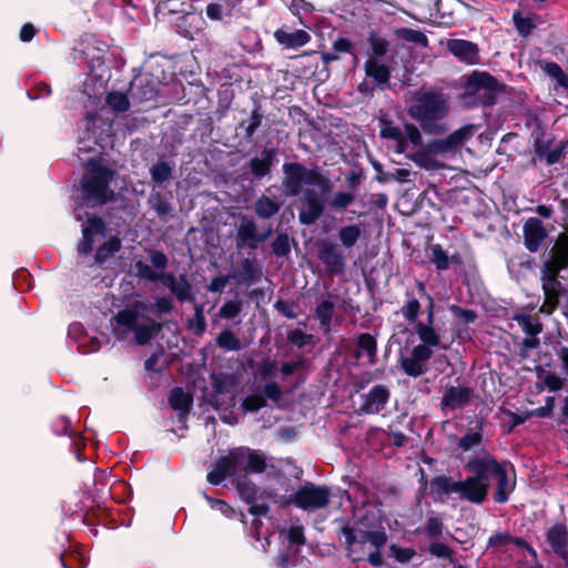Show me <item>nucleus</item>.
Instances as JSON below:
<instances>
[{
  "mask_svg": "<svg viewBox=\"0 0 568 568\" xmlns=\"http://www.w3.org/2000/svg\"><path fill=\"white\" fill-rule=\"evenodd\" d=\"M465 469L471 475L458 480V498L474 505H483L488 499L489 483L486 481L481 455L469 458Z\"/></svg>",
  "mask_w": 568,
  "mask_h": 568,
  "instance_id": "1a4fd4ad",
  "label": "nucleus"
},
{
  "mask_svg": "<svg viewBox=\"0 0 568 568\" xmlns=\"http://www.w3.org/2000/svg\"><path fill=\"white\" fill-rule=\"evenodd\" d=\"M364 402L359 408L365 414H378L387 405L390 392L385 385H375L369 392L363 395Z\"/></svg>",
  "mask_w": 568,
  "mask_h": 568,
  "instance_id": "cd10ccee",
  "label": "nucleus"
},
{
  "mask_svg": "<svg viewBox=\"0 0 568 568\" xmlns=\"http://www.w3.org/2000/svg\"><path fill=\"white\" fill-rule=\"evenodd\" d=\"M266 457L260 450L246 446L231 448L219 457L206 479L212 485L222 484L227 477L236 478L240 474H262L266 470Z\"/></svg>",
  "mask_w": 568,
  "mask_h": 568,
  "instance_id": "20e7f679",
  "label": "nucleus"
},
{
  "mask_svg": "<svg viewBox=\"0 0 568 568\" xmlns=\"http://www.w3.org/2000/svg\"><path fill=\"white\" fill-rule=\"evenodd\" d=\"M282 171L281 189L285 196H298L304 185L316 186L322 193H328L333 189V182L317 165L307 168L300 162H284Z\"/></svg>",
  "mask_w": 568,
  "mask_h": 568,
  "instance_id": "423d86ee",
  "label": "nucleus"
},
{
  "mask_svg": "<svg viewBox=\"0 0 568 568\" xmlns=\"http://www.w3.org/2000/svg\"><path fill=\"white\" fill-rule=\"evenodd\" d=\"M410 175H412V172L407 169H395L393 172H389L388 174L376 175L375 180L381 184H385L390 181L406 183V182L410 181V179H409Z\"/></svg>",
  "mask_w": 568,
  "mask_h": 568,
  "instance_id": "0e129e2a",
  "label": "nucleus"
},
{
  "mask_svg": "<svg viewBox=\"0 0 568 568\" xmlns=\"http://www.w3.org/2000/svg\"><path fill=\"white\" fill-rule=\"evenodd\" d=\"M425 535L429 539H439L443 536L444 523L440 517L432 516L425 523Z\"/></svg>",
  "mask_w": 568,
  "mask_h": 568,
  "instance_id": "338daca9",
  "label": "nucleus"
},
{
  "mask_svg": "<svg viewBox=\"0 0 568 568\" xmlns=\"http://www.w3.org/2000/svg\"><path fill=\"white\" fill-rule=\"evenodd\" d=\"M236 490L243 501L252 504L257 497V486L251 480L246 474H240L233 479Z\"/></svg>",
  "mask_w": 568,
  "mask_h": 568,
  "instance_id": "79ce46f5",
  "label": "nucleus"
},
{
  "mask_svg": "<svg viewBox=\"0 0 568 568\" xmlns=\"http://www.w3.org/2000/svg\"><path fill=\"white\" fill-rule=\"evenodd\" d=\"M361 234V226L358 224H352L342 226L338 230L337 237L345 248H352L359 240Z\"/></svg>",
  "mask_w": 568,
  "mask_h": 568,
  "instance_id": "de8ad7c7",
  "label": "nucleus"
},
{
  "mask_svg": "<svg viewBox=\"0 0 568 568\" xmlns=\"http://www.w3.org/2000/svg\"><path fill=\"white\" fill-rule=\"evenodd\" d=\"M430 493L439 498L458 495V480H454L450 476L438 475L433 477L429 483Z\"/></svg>",
  "mask_w": 568,
  "mask_h": 568,
  "instance_id": "4c0bfd02",
  "label": "nucleus"
},
{
  "mask_svg": "<svg viewBox=\"0 0 568 568\" xmlns=\"http://www.w3.org/2000/svg\"><path fill=\"white\" fill-rule=\"evenodd\" d=\"M122 247L121 240L118 236H111L103 242L95 251L94 262L102 266L109 258L113 257Z\"/></svg>",
  "mask_w": 568,
  "mask_h": 568,
  "instance_id": "c03bdc74",
  "label": "nucleus"
},
{
  "mask_svg": "<svg viewBox=\"0 0 568 568\" xmlns=\"http://www.w3.org/2000/svg\"><path fill=\"white\" fill-rule=\"evenodd\" d=\"M540 280L544 302L539 312L546 315H552L560 306L564 291H568V287L560 282L559 275L541 274Z\"/></svg>",
  "mask_w": 568,
  "mask_h": 568,
  "instance_id": "a211bd4d",
  "label": "nucleus"
},
{
  "mask_svg": "<svg viewBox=\"0 0 568 568\" xmlns=\"http://www.w3.org/2000/svg\"><path fill=\"white\" fill-rule=\"evenodd\" d=\"M61 566L63 568H85L87 561L78 551L62 552L60 555Z\"/></svg>",
  "mask_w": 568,
  "mask_h": 568,
  "instance_id": "69168bd1",
  "label": "nucleus"
},
{
  "mask_svg": "<svg viewBox=\"0 0 568 568\" xmlns=\"http://www.w3.org/2000/svg\"><path fill=\"white\" fill-rule=\"evenodd\" d=\"M331 497L332 490L328 486L306 481L288 497L285 504H282V507L294 505L304 511H314L326 508L331 503Z\"/></svg>",
  "mask_w": 568,
  "mask_h": 568,
  "instance_id": "9b49d317",
  "label": "nucleus"
},
{
  "mask_svg": "<svg viewBox=\"0 0 568 568\" xmlns=\"http://www.w3.org/2000/svg\"><path fill=\"white\" fill-rule=\"evenodd\" d=\"M181 7H183V3L179 0L160 1L155 7V17L158 19H164L170 14L181 13L183 12V9Z\"/></svg>",
  "mask_w": 568,
  "mask_h": 568,
  "instance_id": "bf43d9fd",
  "label": "nucleus"
},
{
  "mask_svg": "<svg viewBox=\"0 0 568 568\" xmlns=\"http://www.w3.org/2000/svg\"><path fill=\"white\" fill-rule=\"evenodd\" d=\"M523 233L524 245L530 253L538 252L548 236L546 227L538 217L527 219L523 226Z\"/></svg>",
  "mask_w": 568,
  "mask_h": 568,
  "instance_id": "4be33fe9",
  "label": "nucleus"
},
{
  "mask_svg": "<svg viewBox=\"0 0 568 568\" xmlns=\"http://www.w3.org/2000/svg\"><path fill=\"white\" fill-rule=\"evenodd\" d=\"M264 114L261 104L256 103L250 112L248 118L243 119L236 125V131H242V138L246 143H252L255 140V134L261 128Z\"/></svg>",
  "mask_w": 568,
  "mask_h": 568,
  "instance_id": "2f4dec72",
  "label": "nucleus"
},
{
  "mask_svg": "<svg viewBox=\"0 0 568 568\" xmlns=\"http://www.w3.org/2000/svg\"><path fill=\"white\" fill-rule=\"evenodd\" d=\"M486 481H495L496 487L493 493V500L496 504H506L516 488V475L514 466L508 460L498 462L497 458L487 450L481 454Z\"/></svg>",
  "mask_w": 568,
  "mask_h": 568,
  "instance_id": "6e6552de",
  "label": "nucleus"
},
{
  "mask_svg": "<svg viewBox=\"0 0 568 568\" xmlns=\"http://www.w3.org/2000/svg\"><path fill=\"white\" fill-rule=\"evenodd\" d=\"M546 541L552 554L568 547V527L565 523H556L546 530Z\"/></svg>",
  "mask_w": 568,
  "mask_h": 568,
  "instance_id": "e433bc0d",
  "label": "nucleus"
},
{
  "mask_svg": "<svg viewBox=\"0 0 568 568\" xmlns=\"http://www.w3.org/2000/svg\"><path fill=\"white\" fill-rule=\"evenodd\" d=\"M277 163V149L264 146L258 156H253L247 162L252 180L261 181L272 173L273 166Z\"/></svg>",
  "mask_w": 568,
  "mask_h": 568,
  "instance_id": "412c9836",
  "label": "nucleus"
},
{
  "mask_svg": "<svg viewBox=\"0 0 568 568\" xmlns=\"http://www.w3.org/2000/svg\"><path fill=\"white\" fill-rule=\"evenodd\" d=\"M367 43L369 47V52H368L367 59L381 60L388 52V49H389L388 40L386 38L382 37L376 31L369 32L368 38H367Z\"/></svg>",
  "mask_w": 568,
  "mask_h": 568,
  "instance_id": "a18cd8bd",
  "label": "nucleus"
},
{
  "mask_svg": "<svg viewBox=\"0 0 568 568\" xmlns=\"http://www.w3.org/2000/svg\"><path fill=\"white\" fill-rule=\"evenodd\" d=\"M365 75L373 80L376 88L385 91L390 88L392 69L388 64L376 59H367L364 62Z\"/></svg>",
  "mask_w": 568,
  "mask_h": 568,
  "instance_id": "c85d7f7f",
  "label": "nucleus"
},
{
  "mask_svg": "<svg viewBox=\"0 0 568 568\" xmlns=\"http://www.w3.org/2000/svg\"><path fill=\"white\" fill-rule=\"evenodd\" d=\"M474 395L470 387L449 386L446 388L444 396L440 400V408L443 410L464 408L469 405Z\"/></svg>",
  "mask_w": 568,
  "mask_h": 568,
  "instance_id": "c756f323",
  "label": "nucleus"
},
{
  "mask_svg": "<svg viewBox=\"0 0 568 568\" xmlns=\"http://www.w3.org/2000/svg\"><path fill=\"white\" fill-rule=\"evenodd\" d=\"M355 201L353 192L337 191L328 201V206L335 211L346 210Z\"/></svg>",
  "mask_w": 568,
  "mask_h": 568,
  "instance_id": "13d9d810",
  "label": "nucleus"
},
{
  "mask_svg": "<svg viewBox=\"0 0 568 568\" xmlns=\"http://www.w3.org/2000/svg\"><path fill=\"white\" fill-rule=\"evenodd\" d=\"M542 257L541 274L559 275L562 270L568 268V234L560 233Z\"/></svg>",
  "mask_w": 568,
  "mask_h": 568,
  "instance_id": "dca6fc26",
  "label": "nucleus"
},
{
  "mask_svg": "<svg viewBox=\"0 0 568 568\" xmlns=\"http://www.w3.org/2000/svg\"><path fill=\"white\" fill-rule=\"evenodd\" d=\"M483 442V428L481 425L477 430H468L463 437L458 440V448L463 452H468L475 446L479 445Z\"/></svg>",
  "mask_w": 568,
  "mask_h": 568,
  "instance_id": "4d7b16f0",
  "label": "nucleus"
},
{
  "mask_svg": "<svg viewBox=\"0 0 568 568\" xmlns=\"http://www.w3.org/2000/svg\"><path fill=\"white\" fill-rule=\"evenodd\" d=\"M379 136L385 140H392L396 143L395 152L403 154L407 152L408 144H412L416 150L424 146L422 129L414 123H405L403 132L399 126L394 125V122L387 115L378 118Z\"/></svg>",
  "mask_w": 568,
  "mask_h": 568,
  "instance_id": "9d476101",
  "label": "nucleus"
},
{
  "mask_svg": "<svg viewBox=\"0 0 568 568\" xmlns=\"http://www.w3.org/2000/svg\"><path fill=\"white\" fill-rule=\"evenodd\" d=\"M338 535L345 538L346 557L352 562L367 561L375 568L384 565L382 549L387 544L388 535L379 520L365 514L353 525L342 526Z\"/></svg>",
  "mask_w": 568,
  "mask_h": 568,
  "instance_id": "f257e3e1",
  "label": "nucleus"
},
{
  "mask_svg": "<svg viewBox=\"0 0 568 568\" xmlns=\"http://www.w3.org/2000/svg\"><path fill=\"white\" fill-rule=\"evenodd\" d=\"M473 134L474 125H463L444 139L429 140L418 150L406 153V158L413 161L420 169L427 171L442 170L445 165L436 158L458 153Z\"/></svg>",
  "mask_w": 568,
  "mask_h": 568,
  "instance_id": "39448f33",
  "label": "nucleus"
},
{
  "mask_svg": "<svg viewBox=\"0 0 568 568\" xmlns=\"http://www.w3.org/2000/svg\"><path fill=\"white\" fill-rule=\"evenodd\" d=\"M161 81L150 72H141L133 77L129 87V95L134 104L155 100L159 95Z\"/></svg>",
  "mask_w": 568,
  "mask_h": 568,
  "instance_id": "f3484780",
  "label": "nucleus"
},
{
  "mask_svg": "<svg viewBox=\"0 0 568 568\" xmlns=\"http://www.w3.org/2000/svg\"><path fill=\"white\" fill-rule=\"evenodd\" d=\"M316 255L323 264L325 273L331 277L341 276L346 272L347 258L336 242L329 239L317 241Z\"/></svg>",
  "mask_w": 568,
  "mask_h": 568,
  "instance_id": "2eb2a0df",
  "label": "nucleus"
},
{
  "mask_svg": "<svg viewBox=\"0 0 568 568\" xmlns=\"http://www.w3.org/2000/svg\"><path fill=\"white\" fill-rule=\"evenodd\" d=\"M243 2L231 0H215L205 8L206 17L212 21L230 22L242 13Z\"/></svg>",
  "mask_w": 568,
  "mask_h": 568,
  "instance_id": "393cba45",
  "label": "nucleus"
},
{
  "mask_svg": "<svg viewBox=\"0 0 568 568\" xmlns=\"http://www.w3.org/2000/svg\"><path fill=\"white\" fill-rule=\"evenodd\" d=\"M133 267L135 271V275L140 278L148 280L150 282L162 281L164 272H154L150 265H148L145 262L141 260L136 261Z\"/></svg>",
  "mask_w": 568,
  "mask_h": 568,
  "instance_id": "e2e57ef3",
  "label": "nucleus"
},
{
  "mask_svg": "<svg viewBox=\"0 0 568 568\" xmlns=\"http://www.w3.org/2000/svg\"><path fill=\"white\" fill-rule=\"evenodd\" d=\"M304 207L298 212V221L302 225H313L324 213V204L313 190L304 192Z\"/></svg>",
  "mask_w": 568,
  "mask_h": 568,
  "instance_id": "bb28decb",
  "label": "nucleus"
},
{
  "mask_svg": "<svg viewBox=\"0 0 568 568\" xmlns=\"http://www.w3.org/2000/svg\"><path fill=\"white\" fill-rule=\"evenodd\" d=\"M429 251V262L435 265L437 271H446L449 268V255L440 244H433Z\"/></svg>",
  "mask_w": 568,
  "mask_h": 568,
  "instance_id": "603ef678",
  "label": "nucleus"
},
{
  "mask_svg": "<svg viewBox=\"0 0 568 568\" xmlns=\"http://www.w3.org/2000/svg\"><path fill=\"white\" fill-rule=\"evenodd\" d=\"M406 102L408 116L425 134L443 135L448 131L446 120L450 113V101L443 89L419 88L408 93Z\"/></svg>",
  "mask_w": 568,
  "mask_h": 568,
  "instance_id": "f03ea898",
  "label": "nucleus"
},
{
  "mask_svg": "<svg viewBox=\"0 0 568 568\" xmlns=\"http://www.w3.org/2000/svg\"><path fill=\"white\" fill-rule=\"evenodd\" d=\"M356 352L354 357L361 359L364 355L367 357L369 365L377 362V339L369 333H361L356 337Z\"/></svg>",
  "mask_w": 568,
  "mask_h": 568,
  "instance_id": "72a5a7b5",
  "label": "nucleus"
},
{
  "mask_svg": "<svg viewBox=\"0 0 568 568\" xmlns=\"http://www.w3.org/2000/svg\"><path fill=\"white\" fill-rule=\"evenodd\" d=\"M417 294L427 302L425 306L426 322L418 318L413 326L418 339L420 342H429V344L439 346V349H448L449 345L442 343V336L435 328V300L426 291V286L423 282H417Z\"/></svg>",
  "mask_w": 568,
  "mask_h": 568,
  "instance_id": "f8f14e48",
  "label": "nucleus"
},
{
  "mask_svg": "<svg viewBox=\"0 0 568 568\" xmlns=\"http://www.w3.org/2000/svg\"><path fill=\"white\" fill-rule=\"evenodd\" d=\"M295 243V240L288 236L286 233H278L271 243L272 254L276 257H287L291 254V243Z\"/></svg>",
  "mask_w": 568,
  "mask_h": 568,
  "instance_id": "3c124183",
  "label": "nucleus"
},
{
  "mask_svg": "<svg viewBox=\"0 0 568 568\" xmlns=\"http://www.w3.org/2000/svg\"><path fill=\"white\" fill-rule=\"evenodd\" d=\"M271 234V227L258 233L254 219L243 215L236 232V245L240 248L248 247L256 250L258 244L265 242Z\"/></svg>",
  "mask_w": 568,
  "mask_h": 568,
  "instance_id": "6ab92c4d",
  "label": "nucleus"
},
{
  "mask_svg": "<svg viewBox=\"0 0 568 568\" xmlns=\"http://www.w3.org/2000/svg\"><path fill=\"white\" fill-rule=\"evenodd\" d=\"M335 304L331 300H323L315 307V318L320 323V327L324 335L331 333L332 320L334 315Z\"/></svg>",
  "mask_w": 568,
  "mask_h": 568,
  "instance_id": "ea45409f",
  "label": "nucleus"
},
{
  "mask_svg": "<svg viewBox=\"0 0 568 568\" xmlns=\"http://www.w3.org/2000/svg\"><path fill=\"white\" fill-rule=\"evenodd\" d=\"M434 348L439 346L420 342L415 345L409 356H400L397 361L399 368L409 377L416 378L428 372V362L434 355Z\"/></svg>",
  "mask_w": 568,
  "mask_h": 568,
  "instance_id": "4468645a",
  "label": "nucleus"
},
{
  "mask_svg": "<svg viewBox=\"0 0 568 568\" xmlns=\"http://www.w3.org/2000/svg\"><path fill=\"white\" fill-rule=\"evenodd\" d=\"M514 320L528 336H538L542 332L541 322L529 314H518Z\"/></svg>",
  "mask_w": 568,
  "mask_h": 568,
  "instance_id": "09e8293b",
  "label": "nucleus"
},
{
  "mask_svg": "<svg viewBox=\"0 0 568 568\" xmlns=\"http://www.w3.org/2000/svg\"><path fill=\"white\" fill-rule=\"evenodd\" d=\"M513 21L516 27L517 32L521 37H528L532 33V30L536 28V23L529 17H523L520 11H516L513 14Z\"/></svg>",
  "mask_w": 568,
  "mask_h": 568,
  "instance_id": "052dcab7",
  "label": "nucleus"
},
{
  "mask_svg": "<svg viewBox=\"0 0 568 568\" xmlns=\"http://www.w3.org/2000/svg\"><path fill=\"white\" fill-rule=\"evenodd\" d=\"M503 88L489 72L474 70L466 77L460 98L469 108L491 106L497 103Z\"/></svg>",
  "mask_w": 568,
  "mask_h": 568,
  "instance_id": "0eeeda50",
  "label": "nucleus"
},
{
  "mask_svg": "<svg viewBox=\"0 0 568 568\" xmlns=\"http://www.w3.org/2000/svg\"><path fill=\"white\" fill-rule=\"evenodd\" d=\"M173 164L163 159H160L149 169L151 181L159 186L169 182L173 178Z\"/></svg>",
  "mask_w": 568,
  "mask_h": 568,
  "instance_id": "a19ab883",
  "label": "nucleus"
},
{
  "mask_svg": "<svg viewBox=\"0 0 568 568\" xmlns=\"http://www.w3.org/2000/svg\"><path fill=\"white\" fill-rule=\"evenodd\" d=\"M105 102L115 113H123L130 109V103L132 101L130 99L129 92L123 93L120 91H112L108 93Z\"/></svg>",
  "mask_w": 568,
  "mask_h": 568,
  "instance_id": "49530a36",
  "label": "nucleus"
},
{
  "mask_svg": "<svg viewBox=\"0 0 568 568\" xmlns=\"http://www.w3.org/2000/svg\"><path fill=\"white\" fill-rule=\"evenodd\" d=\"M116 171L103 164L99 158L88 160L81 176L78 193L82 205L88 209L101 207L115 200L111 187Z\"/></svg>",
  "mask_w": 568,
  "mask_h": 568,
  "instance_id": "7ed1b4c3",
  "label": "nucleus"
},
{
  "mask_svg": "<svg viewBox=\"0 0 568 568\" xmlns=\"http://www.w3.org/2000/svg\"><path fill=\"white\" fill-rule=\"evenodd\" d=\"M174 308V304L171 297L169 296H160L156 297L154 303L149 301H134L130 308H124L123 311H133L138 314V320L141 317L143 320L151 318L146 314H170Z\"/></svg>",
  "mask_w": 568,
  "mask_h": 568,
  "instance_id": "5701e85b",
  "label": "nucleus"
},
{
  "mask_svg": "<svg viewBox=\"0 0 568 568\" xmlns=\"http://www.w3.org/2000/svg\"><path fill=\"white\" fill-rule=\"evenodd\" d=\"M51 429L58 436L65 435L71 438L74 437L73 445L75 446L77 459L79 462H83L85 459L82 454V450L85 448V444L78 433L73 430L71 422L67 416L61 415L55 417L51 423Z\"/></svg>",
  "mask_w": 568,
  "mask_h": 568,
  "instance_id": "7c9ffc66",
  "label": "nucleus"
},
{
  "mask_svg": "<svg viewBox=\"0 0 568 568\" xmlns=\"http://www.w3.org/2000/svg\"><path fill=\"white\" fill-rule=\"evenodd\" d=\"M149 204L151 209L155 211L159 217H165L173 211L172 204L161 192L151 193L149 197Z\"/></svg>",
  "mask_w": 568,
  "mask_h": 568,
  "instance_id": "8fccbe9b",
  "label": "nucleus"
},
{
  "mask_svg": "<svg viewBox=\"0 0 568 568\" xmlns=\"http://www.w3.org/2000/svg\"><path fill=\"white\" fill-rule=\"evenodd\" d=\"M114 321L116 325L133 332L136 344L141 346L149 344L164 328V323L158 322L154 318H148L145 320L146 323L139 324L138 314L133 311H119L114 316Z\"/></svg>",
  "mask_w": 568,
  "mask_h": 568,
  "instance_id": "ddd939ff",
  "label": "nucleus"
},
{
  "mask_svg": "<svg viewBox=\"0 0 568 568\" xmlns=\"http://www.w3.org/2000/svg\"><path fill=\"white\" fill-rule=\"evenodd\" d=\"M448 51L460 62L475 65L480 63L477 43L465 39H452L447 42Z\"/></svg>",
  "mask_w": 568,
  "mask_h": 568,
  "instance_id": "a878e982",
  "label": "nucleus"
},
{
  "mask_svg": "<svg viewBox=\"0 0 568 568\" xmlns=\"http://www.w3.org/2000/svg\"><path fill=\"white\" fill-rule=\"evenodd\" d=\"M405 296L406 300L404 301L398 313L408 324L414 326L420 314L422 304L419 300L422 297H419V295L416 296L414 291H406Z\"/></svg>",
  "mask_w": 568,
  "mask_h": 568,
  "instance_id": "58836bf2",
  "label": "nucleus"
},
{
  "mask_svg": "<svg viewBox=\"0 0 568 568\" xmlns=\"http://www.w3.org/2000/svg\"><path fill=\"white\" fill-rule=\"evenodd\" d=\"M170 292L176 297L180 303L194 302L192 285L187 280L186 274H180L179 277L172 272L163 273L161 281Z\"/></svg>",
  "mask_w": 568,
  "mask_h": 568,
  "instance_id": "b1692460",
  "label": "nucleus"
},
{
  "mask_svg": "<svg viewBox=\"0 0 568 568\" xmlns=\"http://www.w3.org/2000/svg\"><path fill=\"white\" fill-rule=\"evenodd\" d=\"M106 224L104 220L95 214H88L85 224L82 225V239L77 245V251L81 255H88L93 251L94 236L104 235Z\"/></svg>",
  "mask_w": 568,
  "mask_h": 568,
  "instance_id": "aec40b11",
  "label": "nucleus"
},
{
  "mask_svg": "<svg viewBox=\"0 0 568 568\" xmlns=\"http://www.w3.org/2000/svg\"><path fill=\"white\" fill-rule=\"evenodd\" d=\"M281 210V204L270 196L261 195L254 202V212L262 220H268Z\"/></svg>",
  "mask_w": 568,
  "mask_h": 568,
  "instance_id": "37998d69",
  "label": "nucleus"
},
{
  "mask_svg": "<svg viewBox=\"0 0 568 568\" xmlns=\"http://www.w3.org/2000/svg\"><path fill=\"white\" fill-rule=\"evenodd\" d=\"M216 345L225 351H240L242 348L240 338L231 329H223L217 335Z\"/></svg>",
  "mask_w": 568,
  "mask_h": 568,
  "instance_id": "5fc2aeb1",
  "label": "nucleus"
},
{
  "mask_svg": "<svg viewBox=\"0 0 568 568\" xmlns=\"http://www.w3.org/2000/svg\"><path fill=\"white\" fill-rule=\"evenodd\" d=\"M262 270L255 260L248 257L241 260L240 268L235 274V278L240 284L251 286L261 280Z\"/></svg>",
  "mask_w": 568,
  "mask_h": 568,
  "instance_id": "f704fd0d",
  "label": "nucleus"
},
{
  "mask_svg": "<svg viewBox=\"0 0 568 568\" xmlns=\"http://www.w3.org/2000/svg\"><path fill=\"white\" fill-rule=\"evenodd\" d=\"M169 405L176 410L180 417L186 416L193 405V396L182 387H174L169 395Z\"/></svg>",
  "mask_w": 568,
  "mask_h": 568,
  "instance_id": "c9c22d12",
  "label": "nucleus"
},
{
  "mask_svg": "<svg viewBox=\"0 0 568 568\" xmlns=\"http://www.w3.org/2000/svg\"><path fill=\"white\" fill-rule=\"evenodd\" d=\"M287 341L297 348H304L306 346H314V335L307 334L300 328H295L287 332Z\"/></svg>",
  "mask_w": 568,
  "mask_h": 568,
  "instance_id": "6e6d98bb",
  "label": "nucleus"
},
{
  "mask_svg": "<svg viewBox=\"0 0 568 568\" xmlns=\"http://www.w3.org/2000/svg\"><path fill=\"white\" fill-rule=\"evenodd\" d=\"M189 328L193 329L196 336H202L206 329V321L203 313V306L196 305L194 307V315L187 321Z\"/></svg>",
  "mask_w": 568,
  "mask_h": 568,
  "instance_id": "680f3d73",
  "label": "nucleus"
},
{
  "mask_svg": "<svg viewBox=\"0 0 568 568\" xmlns=\"http://www.w3.org/2000/svg\"><path fill=\"white\" fill-rule=\"evenodd\" d=\"M545 71L549 77L556 80V83L565 89H568V74L565 73L562 68L556 62H547Z\"/></svg>",
  "mask_w": 568,
  "mask_h": 568,
  "instance_id": "774afa93",
  "label": "nucleus"
},
{
  "mask_svg": "<svg viewBox=\"0 0 568 568\" xmlns=\"http://www.w3.org/2000/svg\"><path fill=\"white\" fill-rule=\"evenodd\" d=\"M395 34L398 39L407 42H412L415 44L427 45L428 39L425 33L419 30L410 29V28H398L395 30Z\"/></svg>",
  "mask_w": 568,
  "mask_h": 568,
  "instance_id": "864d4df0",
  "label": "nucleus"
},
{
  "mask_svg": "<svg viewBox=\"0 0 568 568\" xmlns=\"http://www.w3.org/2000/svg\"><path fill=\"white\" fill-rule=\"evenodd\" d=\"M274 39L286 49H298L307 44L312 37L302 29L287 31L284 28H280L274 31Z\"/></svg>",
  "mask_w": 568,
  "mask_h": 568,
  "instance_id": "473e14b6",
  "label": "nucleus"
}]
</instances>
